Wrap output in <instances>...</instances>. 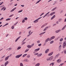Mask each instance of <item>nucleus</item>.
<instances>
[{"label":"nucleus","instance_id":"a211bd4d","mask_svg":"<svg viewBox=\"0 0 66 66\" xmlns=\"http://www.w3.org/2000/svg\"><path fill=\"white\" fill-rule=\"evenodd\" d=\"M42 53H40V54H39L37 55V56H38V57H39V56H42Z\"/></svg>","mask_w":66,"mask_h":66},{"label":"nucleus","instance_id":"20e7f679","mask_svg":"<svg viewBox=\"0 0 66 66\" xmlns=\"http://www.w3.org/2000/svg\"><path fill=\"white\" fill-rule=\"evenodd\" d=\"M22 54H21L20 55H16L15 56V58H19L21 56H22Z\"/></svg>","mask_w":66,"mask_h":66},{"label":"nucleus","instance_id":"338daca9","mask_svg":"<svg viewBox=\"0 0 66 66\" xmlns=\"http://www.w3.org/2000/svg\"><path fill=\"white\" fill-rule=\"evenodd\" d=\"M55 32L56 33H58V30H56V31H55Z\"/></svg>","mask_w":66,"mask_h":66},{"label":"nucleus","instance_id":"58836bf2","mask_svg":"<svg viewBox=\"0 0 66 66\" xmlns=\"http://www.w3.org/2000/svg\"><path fill=\"white\" fill-rule=\"evenodd\" d=\"M22 11H23L22 10L19 11H18V13H21V12H22Z\"/></svg>","mask_w":66,"mask_h":66},{"label":"nucleus","instance_id":"dca6fc26","mask_svg":"<svg viewBox=\"0 0 66 66\" xmlns=\"http://www.w3.org/2000/svg\"><path fill=\"white\" fill-rule=\"evenodd\" d=\"M48 27H46L44 29L43 31H46V30H47V29H48Z\"/></svg>","mask_w":66,"mask_h":66},{"label":"nucleus","instance_id":"b1692460","mask_svg":"<svg viewBox=\"0 0 66 66\" xmlns=\"http://www.w3.org/2000/svg\"><path fill=\"white\" fill-rule=\"evenodd\" d=\"M66 26H65L64 27L61 29V30H64L65 29V28H66Z\"/></svg>","mask_w":66,"mask_h":66},{"label":"nucleus","instance_id":"72a5a7b5","mask_svg":"<svg viewBox=\"0 0 66 66\" xmlns=\"http://www.w3.org/2000/svg\"><path fill=\"white\" fill-rule=\"evenodd\" d=\"M20 66H23V64L22 63H20Z\"/></svg>","mask_w":66,"mask_h":66},{"label":"nucleus","instance_id":"09e8293b","mask_svg":"<svg viewBox=\"0 0 66 66\" xmlns=\"http://www.w3.org/2000/svg\"><path fill=\"white\" fill-rule=\"evenodd\" d=\"M41 45H42V44H39L38 45V46H39V47H40V46Z\"/></svg>","mask_w":66,"mask_h":66},{"label":"nucleus","instance_id":"aec40b11","mask_svg":"<svg viewBox=\"0 0 66 66\" xmlns=\"http://www.w3.org/2000/svg\"><path fill=\"white\" fill-rule=\"evenodd\" d=\"M49 51V49H47L45 52V53H48V52Z\"/></svg>","mask_w":66,"mask_h":66},{"label":"nucleus","instance_id":"4c0bfd02","mask_svg":"<svg viewBox=\"0 0 66 66\" xmlns=\"http://www.w3.org/2000/svg\"><path fill=\"white\" fill-rule=\"evenodd\" d=\"M21 47L19 46L17 48L18 50H19V49H21Z\"/></svg>","mask_w":66,"mask_h":66},{"label":"nucleus","instance_id":"f3484780","mask_svg":"<svg viewBox=\"0 0 66 66\" xmlns=\"http://www.w3.org/2000/svg\"><path fill=\"white\" fill-rule=\"evenodd\" d=\"M20 37H21V36H20L19 37H18V38L16 40H15V42H17V40H18V39H19V38H20Z\"/></svg>","mask_w":66,"mask_h":66},{"label":"nucleus","instance_id":"f257e3e1","mask_svg":"<svg viewBox=\"0 0 66 66\" xmlns=\"http://www.w3.org/2000/svg\"><path fill=\"white\" fill-rule=\"evenodd\" d=\"M66 47V41H65L63 44V48L64 49Z\"/></svg>","mask_w":66,"mask_h":66},{"label":"nucleus","instance_id":"c9c22d12","mask_svg":"<svg viewBox=\"0 0 66 66\" xmlns=\"http://www.w3.org/2000/svg\"><path fill=\"white\" fill-rule=\"evenodd\" d=\"M27 57H28V58H29V57H30V55H28L27 56Z\"/></svg>","mask_w":66,"mask_h":66},{"label":"nucleus","instance_id":"39448f33","mask_svg":"<svg viewBox=\"0 0 66 66\" xmlns=\"http://www.w3.org/2000/svg\"><path fill=\"white\" fill-rule=\"evenodd\" d=\"M47 24H48L47 23H45L44 24V25H43L42 26L41 28H43V27H44L46 26H47Z\"/></svg>","mask_w":66,"mask_h":66},{"label":"nucleus","instance_id":"13d9d810","mask_svg":"<svg viewBox=\"0 0 66 66\" xmlns=\"http://www.w3.org/2000/svg\"><path fill=\"white\" fill-rule=\"evenodd\" d=\"M25 43H26V42H24L22 44V45H23V44H25Z\"/></svg>","mask_w":66,"mask_h":66},{"label":"nucleus","instance_id":"ea45409f","mask_svg":"<svg viewBox=\"0 0 66 66\" xmlns=\"http://www.w3.org/2000/svg\"><path fill=\"white\" fill-rule=\"evenodd\" d=\"M37 44H39L40 43V41H39V40L37 41Z\"/></svg>","mask_w":66,"mask_h":66},{"label":"nucleus","instance_id":"5fc2aeb1","mask_svg":"<svg viewBox=\"0 0 66 66\" xmlns=\"http://www.w3.org/2000/svg\"><path fill=\"white\" fill-rule=\"evenodd\" d=\"M4 19L3 18H2L0 19V20H3V19Z\"/></svg>","mask_w":66,"mask_h":66},{"label":"nucleus","instance_id":"412c9836","mask_svg":"<svg viewBox=\"0 0 66 66\" xmlns=\"http://www.w3.org/2000/svg\"><path fill=\"white\" fill-rule=\"evenodd\" d=\"M40 65V63H38L37 64L35 65V66H39Z\"/></svg>","mask_w":66,"mask_h":66},{"label":"nucleus","instance_id":"4468645a","mask_svg":"<svg viewBox=\"0 0 66 66\" xmlns=\"http://www.w3.org/2000/svg\"><path fill=\"white\" fill-rule=\"evenodd\" d=\"M55 15H54L51 19V20H52V19H53L54 18H55Z\"/></svg>","mask_w":66,"mask_h":66},{"label":"nucleus","instance_id":"f03ea898","mask_svg":"<svg viewBox=\"0 0 66 66\" xmlns=\"http://www.w3.org/2000/svg\"><path fill=\"white\" fill-rule=\"evenodd\" d=\"M42 18V17H41L40 18H39L38 19H37L36 20H35L33 22L34 23H37V22H38V20H39V19H41V18Z\"/></svg>","mask_w":66,"mask_h":66},{"label":"nucleus","instance_id":"0e129e2a","mask_svg":"<svg viewBox=\"0 0 66 66\" xmlns=\"http://www.w3.org/2000/svg\"><path fill=\"white\" fill-rule=\"evenodd\" d=\"M4 3V2H2L0 4L1 5L2 4H3Z\"/></svg>","mask_w":66,"mask_h":66},{"label":"nucleus","instance_id":"37998d69","mask_svg":"<svg viewBox=\"0 0 66 66\" xmlns=\"http://www.w3.org/2000/svg\"><path fill=\"white\" fill-rule=\"evenodd\" d=\"M13 16H14V14H12L10 16H9V17H11Z\"/></svg>","mask_w":66,"mask_h":66},{"label":"nucleus","instance_id":"4be33fe9","mask_svg":"<svg viewBox=\"0 0 66 66\" xmlns=\"http://www.w3.org/2000/svg\"><path fill=\"white\" fill-rule=\"evenodd\" d=\"M40 50V48H39L37 49H36L35 50V51H39V50Z\"/></svg>","mask_w":66,"mask_h":66},{"label":"nucleus","instance_id":"2f4dec72","mask_svg":"<svg viewBox=\"0 0 66 66\" xmlns=\"http://www.w3.org/2000/svg\"><path fill=\"white\" fill-rule=\"evenodd\" d=\"M11 19V18H8L6 19V21H8V20H10Z\"/></svg>","mask_w":66,"mask_h":66},{"label":"nucleus","instance_id":"a19ab883","mask_svg":"<svg viewBox=\"0 0 66 66\" xmlns=\"http://www.w3.org/2000/svg\"><path fill=\"white\" fill-rule=\"evenodd\" d=\"M8 24H9V23H6L4 26H3V27H4V26H7V25H8Z\"/></svg>","mask_w":66,"mask_h":66},{"label":"nucleus","instance_id":"79ce46f5","mask_svg":"<svg viewBox=\"0 0 66 66\" xmlns=\"http://www.w3.org/2000/svg\"><path fill=\"white\" fill-rule=\"evenodd\" d=\"M38 53H35L34 54V55H38Z\"/></svg>","mask_w":66,"mask_h":66},{"label":"nucleus","instance_id":"bf43d9fd","mask_svg":"<svg viewBox=\"0 0 66 66\" xmlns=\"http://www.w3.org/2000/svg\"><path fill=\"white\" fill-rule=\"evenodd\" d=\"M61 31V29H59L58 30V32H60V31Z\"/></svg>","mask_w":66,"mask_h":66},{"label":"nucleus","instance_id":"e2e57ef3","mask_svg":"<svg viewBox=\"0 0 66 66\" xmlns=\"http://www.w3.org/2000/svg\"><path fill=\"white\" fill-rule=\"evenodd\" d=\"M8 50H12V48H10L9 49H8Z\"/></svg>","mask_w":66,"mask_h":66},{"label":"nucleus","instance_id":"7ed1b4c3","mask_svg":"<svg viewBox=\"0 0 66 66\" xmlns=\"http://www.w3.org/2000/svg\"><path fill=\"white\" fill-rule=\"evenodd\" d=\"M53 58V56H51L50 57L47 58V61H51L52 60V59Z\"/></svg>","mask_w":66,"mask_h":66},{"label":"nucleus","instance_id":"473e14b6","mask_svg":"<svg viewBox=\"0 0 66 66\" xmlns=\"http://www.w3.org/2000/svg\"><path fill=\"white\" fill-rule=\"evenodd\" d=\"M24 20H28V18H24Z\"/></svg>","mask_w":66,"mask_h":66},{"label":"nucleus","instance_id":"cd10ccee","mask_svg":"<svg viewBox=\"0 0 66 66\" xmlns=\"http://www.w3.org/2000/svg\"><path fill=\"white\" fill-rule=\"evenodd\" d=\"M61 62V60L60 59H59L58 60V63H60Z\"/></svg>","mask_w":66,"mask_h":66},{"label":"nucleus","instance_id":"f704fd0d","mask_svg":"<svg viewBox=\"0 0 66 66\" xmlns=\"http://www.w3.org/2000/svg\"><path fill=\"white\" fill-rule=\"evenodd\" d=\"M29 49L26 50V51H25V52H28V51H29Z\"/></svg>","mask_w":66,"mask_h":66},{"label":"nucleus","instance_id":"393cba45","mask_svg":"<svg viewBox=\"0 0 66 66\" xmlns=\"http://www.w3.org/2000/svg\"><path fill=\"white\" fill-rule=\"evenodd\" d=\"M62 20V19L61 18L59 19V22H61V21Z\"/></svg>","mask_w":66,"mask_h":66},{"label":"nucleus","instance_id":"5701e85b","mask_svg":"<svg viewBox=\"0 0 66 66\" xmlns=\"http://www.w3.org/2000/svg\"><path fill=\"white\" fill-rule=\"evenodd\" d=\"M58 57V54L56 55L55 56V59H57Z\"/></svg>","mask_w":66,"mask_h":66},{"label":"nucleus","instance_id":"c03bdc74","mask_svg":"<svg viewBox=\"0 0 66 66\" xmlns=\"http://www.w3.org/2000/svg\"><path fill=\"white\" fill-rule=\"evenodd\" d=\"M25 22V20H23L22 21V23H24Z\"/></svg>","mask_w":66,"mask_h":66},{"label":"nucleus","instance_id":"4d7b16f0","mask_svg":"<svg viewBox=\"0 0 66 66\" xmlns=\"http://www.w3.org/2000/svg\"><path fill=\"white\" fill-rule=\"evenodd\" d=\"M62 44V42H60L59 43V45H61Z\"/></svg>","mask_w":66,"mask_h":66},{"label":"nucleus","instance_id":"2eb2a0df","mask_svg":"<svg viewBox=\"0 0 66 66\" xmlns=\"http://www.w3.org/2000/svg\"><path fill=\"white\" fill-rule=\"evenodd\" d=\"M9 56H7L6 57L5 60V61H7V60L9 59Z\"/></svg>","mask_w":66,"mask_h":66},{"label":"nucleus","instance_id":"69168bd1","mask_svg":"<svg viewBox=\"0 0 66 66\" xmlns=\"http://www.w3.org/2000/svg\"><path fill=\"white\" fill-rule=\"evenodd\" d=\"M44 14V13H42L40 15V16H42V15H43V14Z\"/></svg>","mask_w":66,"mask_h":66},{"label":"nucleus","instance_id":"a18cd8bd","mask_svg":"<svg viewBox=\"0 0 66 66\" xmlns=\"http://www.w3.org/2000/svg\"><path fill=\"white\" fill-rule=\"evenodd\" d=\"M14 26H12L11 27V28L12 29H14Z\"/></svg>","mask_w":66,"mask_h":66},{"label":"nucleus","instance_id":"c756f323","mask_svg":"<svg viewBox=\"0 0 66 66\" xmlns=\"http://www.w3.org/2000/svg\"><path fill=\"white\" fill-rule=\"evenodd\" d=\"M56 9V7H55V8L53 9L52 10V11H54V10H55Z\"/></svg>","mask_w":66,"mask_h":66},{"label":"nucleus","instance_id":"9b49d317","mask_svg":"<svg viewBox=\"0 0 66 66\" xmlns=\"http://www.w3.org/2000/svg\"><path fill=\"white\" fill-rule=\"evenodd\" d=\"M55 12H53L51 13L50 14V16H52L54 15V14H55Z\"/></svg>","mask_w":66,"mask_h":66},{"label":"nucleus","instance_id":"bb28decb","mask_svg":"<svg viewBox=\"0 0 66 66\" xmlns=\"http://www.w3.org/2000/svg\"><path fill=\"white\" fill-rule=\"evenodd\" d=\"M27 55V54H24L23 56V57H25V56H26V55Z\"/></svg>","mask_w":66,"mask_h":66},{"label":"nucleus","instance_id":"052dcab7","mask_svg":"<svg viewBox=\"0 0 66 66\" xmlns=\"http://www.w3.org/2000/svg\"><path fill=\"white\" fill-rule=\"evenodd\" d=\"M31 28V26H30L28 28H27V29H30V28Z\"/></svg>","mask_w":66,"mask_h":66},{"label":"nucleus","instance_id":"6e6552de","mask_svg":"<svg viewBox=\"0 0 66 66\" xmlns=\"http://www.w3.org/2000/svg\"><path fill=\"white\" fill-rule=\"evenodd\" d=\"M49 40L50 41V38H48L45 40V42L46 43H47V42H48V41H49Z\"/></svg>","mask_w":66,"mask_h":66},{"label":"nucleus","instance_id":"1a4fd4ad","mask_svg":"<svg viewBox=\"0 0 66 66\" xmlns=\"http://www.w3.org/2000/svg\"><path fill=\"white\" fill-rule=\"evenodd\" d=\"M50 13V12H48L45 15L43 16V18H45V17H46V16H47L48 14H49Z\"/></svg>","mask_w":66,"mask_h":66},{"label":"nucleus","instance_id":"423d86ee","mask_svg":"<svg viewBox=\"0 0 66 66\" xmlns=\"http://www.w3.org/2000/svg\"><path fill=\"white\" fill-rule=\"evenodd\" d=\"M54 38H55V36H52L50 39V41H51V40H52V39H54Z\"/></svg>","mask_w":66,"mask_h":66},{"label":"nucleus","instance_id":"864d4df0","mask_svg":"<svg viewBox=\"0 0 66 66\" xmlns=\"http://www.w3.org/2000/svg\"><path fill=\"white\" fill-rule=\"evenodd\" d=\"M5 56V55L3 56L2 57V59H3V58H4V57Z\"/></svg>","mask_w":66,"mask_h":66},{"label":"nucleus","instance_id":"49530a36","mask_svg":"<svg viewBox=\"0 0 66 66\" xmlns=\"http://www.w3.org/2000/svg\"><path fill=\"white\" fill-rule=\"evenodd\" d=\"M63 12V10H62L60 11V14H62V13Z\"/></svg>","mask_w":66,"mask_h":66},{"label":"nucleus","instance_id":"774afa93","mask_svg":"<svg viewBox=\"0 0 66 66\" xmlns=\"http://www.w3.org/2000/svg\"><path fill=\"white\" fill-rule=\"evenodd\" d=\"M64 21H65V22H66V18H65V19Z\"/></svg>","mask_w":66,"mask_h":66},{"label":"nucleus","instance_id":"3c124183","mask_svg":"<svg viewBox=\"0 0 66 66\" xmlns=\"http://www.w3.org/2000/svg\"><path fill=\"white\" fill-rule=\"evenodd\" d=\"M46 33V31L42 32V35H43V34H44V33Z\"/></svg>","mask_w":66,"mask_h":66},{"label":"nucleus","instance_id":"7c9ffc66","mask_svg":"<svg viewBox=\"0 0 66 66\" xmlns=\"http://www.w3.org/2000/svg\"><path fill=\"white\" fill-rule=\"evenodd\" d=\"M41 0H39L36 3V4H37V3H39V2H40V1H41Z\"/></svg>","mask_w":66,"mask_h":66},{"label":"nucleus","instance_id":"e433bc0d","mask_svg":"<svg viewBox=\"0 0 66 66\" xmlns=\"http://www.w3.org/2000/svg\"><path fill=\"white\" fill-rule=\"evenodd\" d=\"M54 42V41H51V42H50V44H53V43Z\"/></svg>","mask_w":66,"mask_h":66},{"label":"nucleus","instance_id":"c85d7f7f","mask_svg":"<svg viewBox=\"0 0 66 66\" xmlns=\"http://www.w3.org/2000/svg\"><path fill=\"white\" fill-rule=\"evenodd\" d=\"M51 65H52V66H53L54 65V63H51L50 64V66H51Z\"/></svg>","mask_w":66,"mask_h":66},{"label":"nucleus","instance_id":"0eeeda50","mask_svg":"<svg viewBox=\"0 0 66 66\" xmlns=\"http://www.w3.org/2000/svg\"><path fill=\"white\" fill-rule=\"evenodd\" d=\"M62 48V45H60L59 46V51H60L61 50V48Z\"/></svg>","mask_w":66,"mask_h":66},{"label":"nucleus","instance_id":"9d476101","mask_svg":"<svg viewBox=\"0 0 66 66\" xmlns=\"http://www.w3.org/2000/svg\"><path fill=\"white\" fill-rule=\"evenodd\" d=\"M16 7L12 9L11 11H10V12H13V11H14L15 10H16Z\"/></svg>","mask_w":66,"mask_h":66},{"label":"nucleus","instance_id":"a878e982","mask_svg":"<svg viewBox=\"0 0 66 66\" xmlns=\"http://www.w3.org/2000/svg\"><path fill=\"white\" fill-rule=\"evenodd\" d=\"M63 40V38H61L60 39V42H62Z\"/></svg>","mask_w":66,"mask_h":66},{"label":"nucleus","instance_id":"ddd939ff","mask_svg":"<svg viewBox=\"0 0 66 66\" xmlns=\"http://www.w3.org/2000/svg\"><path fill=\"white\" fill-rule=\"evenodd\" d=\"M53 53V52H52V53L49 54L48 55V56H50L51 55H52Z\"/></svg>","mask_w":66,"mask_h":66},{"label":"nucleus","instance_id":"6e6d98bb","mask_svg":"<svg viewBox=\"0 0 66 66\" xmlns=\"http://www.w3.org/2000/svg\"><path fill=\"white\" fill-rule=\"evenodd\" d=\"M34 44H32V45L31 46V47H33V46H34Z\"/></svg>","mask_w":66,"mask_h":66},{"label":"nucleus","instance_id":"680f3d73","mask_svg":"<svg viewBox=\"0 0 66 66\" xmlns=\"http://www.w3.org/2000/svg\"><path fill=\"white\" fill-rule=\"evenodd\" d=\"M46 43H44L43 45V46H45V45H46Z\"/></svg>","mask_w":66,"mask_h":66},{"label":"nucleus","instance_id":"603ef678","mask_svg":"<svg viewBox=\"0 0 66 66\" xmlns=\"http://www.w3.org/2000/svg\"><path fill=\"white\" fill-rule=\"evenodd\" d=\"M4 7H2L1 10H3V9H4Z\"/></svg>","mask_w":66,"mask_h":66},{"label":"nucleus","instance_id":"6ab92c4d","mask_svg":"<svg viewBox=\"0 0 66 66\" xmlns=\"http://www.w3.org/2000/svg\"><path fill=\"white\" fill-rule=\"evenodd\" d=\"M27 47L28 48H31V47H32V46H31V45H28L27 46Z\"/></svg>","mask_w":66,"mask_h":66},{"label":"nucleus","instance_id":"8fccbe9b","mask_svg":"<svg viewBox=\"0 0 66 66\" xmlns=\"http://www.w3.org/2000/svg\"><path fill=\"white\" fill-rule=\"evenodd\" d=\"M31 32V30H30L29 31V34H30V33Z\"/></svg>","mask_w":66,"mask_h":66},{"label":"nucleus","instance_id":"de8ad7c7","mask_svg":"<svg viewBox=\"0 0 66 66\" xmlns=\"http://www.w3.org/2000/svg\"><path fill=\"white\" fill-rule=\"evenodd\" d=\"M64 54H66V50H64Z\"/></svg>","mask_w":66,"mask_h":66},{"label":"nucleus","instance_id":"f8f14e48","mask_svg":"<svg viewBox=\"0 0 66 66\" xmlns=\"http://www.w3.org/2000/svg\"><path fill=\"white\" fill-rule=\"evenodd\" d=\"M9 63V62L8 61H7L5 63L4 65L5 66H6L7 64H8V63Z\"/></svg>","mask_w":66,"mask_h":66}]
</instances>
